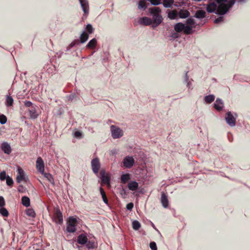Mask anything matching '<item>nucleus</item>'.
<instances>
[{"label": "nucleus", "instance_id": "nucleus-57", "mask_svg": "<svg viewBox=\"0 0 250 250\" xmlns=\"http://www.w3.org/2000/svg\"><path fill=\"white\" fill-rule=\"evenodd\" d=\"M188 71H186L185 75L184 82L187 83L189 82V77L188 75Z\"/></svg>", "mask_w": 250, "mask_h": 250}, {"label": "nucleus", "instance_id": "nucleus-26", "mask_svg": "<svg viewBox=\"0 0 250 250\" xmlns=\"http://www.w3.org/2000/svg\"><path fill=\"white\" fill-rule=\"evenodd\" d=\"M21 200V204L23 206L28 207L30 206V200L28 197L26 196H23Z\"/></svg>", "mask_w": 250, "mask_h": 250}, {"label": "nucleus", "instance_id": "nucleus-13", "mask_svg": "<svg viewBox=\"0 0 250 250\" xmlns=\"http://www.w3.org/2000/svg\"><path fill=\"white\" fill-rule=\"evenodd\" d=\"M81 7L84 14H88L89 12V4L87 0H79Z\"/></svg>", "mask_w": 250, "mask_h": 250}, {"label": "nucleus", "instance_id": "nucleus-22", "mask_svg": "<svg viewBox=\"0 0 250 250\" xmlns=\"http://www.w3.org/2000/svg\"><path fill=\"white\" fill-rule=\"evenodd\" d=\"M28 111L29 112L30 118L35 119L38 117V114L37 112L36 107L35 106L34 107H31L30 108H29Z\"/></svg>", "mask_w": 250, "mask_h": 250}, {"label": "nucleus", "instance_id": "nucleus-4", "mask_svg": "<svg viewBox=\"0 0 250 250\" xmlns=\"http://www.w3.org/2000/svg\"><path fill=\"white\" fill-rule=\"evenodd\" d=\"M206 10L209 13H214L215 14L218 15H224L228 12V8L225 10H222V9L218 6V8L216 9L213 7H211L208 4L207 5Z\"/></svg>", "mask_w": 250, "mask_h": 250}, {"label": "nucleus", "instance_id": "nucleus-2", "mask_svg": "<svg viewBox=\"0 0 250 250\" xmlns=\"http://www.w3.org/2000/svg\"><path fill=\"white\" fill-rule=\"evenodd\" d=\"M218 6L222 10H225L228 8V12L230 8L234 4L235 0H216Z\"/></svg>", "mask_w": 250, "mask_h": 250}, {"label": "nucleus", "instance_id": "nucleus-44", "mask_svg": "<svg viewBox=\"0 0 250 250\" xmlns=\"http://www.w3.org/2000/svg\"><path fill=\"white\" fill-rule=\"evenodd\" d=\"M68 101L72 102L74 100H76L78 98L77 95L75 93H72L67 96Z\"/></svg>", "mask_w": 250, "mask_h": 250}, {"label": "nucleus", "instance_id": "nucleus-52", "mask_svg": "<svg viewBox=\"0 0 250 250\" xmlns=\"http://www.w3.org/2000/svg\"><path fill=\"white\" fill-rule=\"evenodd\" d=\"M134 205L133 203H129L126 205V208L128 210H131L133 208Z\"/></svg>", "mask_w": 250, "mask_h": 250}, {"label": "nucleus", "instance_id": "nucleus-41", "mask_svg": "<svg viewBox=\"0 0 250 250\" xmlns=\"http://www.w3.org/2000/svg\"><path fill=\"white\" fill-rule=\"evenodd\" d=\"M186 23L190 25V26H192L193 27H195L196 26V23L195 21L194 20L191 18H188L186 21Z\"/></svg>", "mask_w": 250, "mask_h": 250}, {"label": "nucleus", "instance_id": "nucleus-51", "mask_svg": "<svg viewBox=\"0 0 250 250\" xmlns=\"http://www.w3.org/2000/svg\"><path fill=\"white\" fill-rule=\"evenodd\" d=\"M24 105L27 107H29V108H31V107H34L33 105V104L31 102L29 101H25L24 102Z\"/></svg>", "mask_w": 250, "mask_h": 250}, {"label": "nucleus", "instance_id": "nucleus-11", "mask_svg": "<svg viewBox=\"0 0 250 250\" xmlns=\"http://www.w3.org/2000/svg\"><path fill=\"white\" fill-rule=\"evenodd\" d=\"M36 167L39 172L43 173L44 169V165L42 158L40 157H38L36 161Z\"/></svg>", "mask_w": 250, "mask_h": 250}, {"label": "nucleus", "instance_id": "nucleus-6", "mask_svg": "<svg viewBox=\"0 0 250 250\" xmlns=\"http://www.w3.org/2000/svg\"><path fill=\"white\" fill-rule=\"evenodd\" d=\"M123 164L124 167L127 168H131L135 164L134 158L132 156H125L123 160Z\"/></svg>", "mask_w": 250, "mask_h": 250}, {"label": "nucleus", "instance_id": "nucleus-18", "mask_svg": "<svg viewBox=\"0 0 250 250\" xmlns=\"http://www.w3.org/2000/svg\"><path fill=\"white\" fill-rule=\"evenodd\" d=\"M206 17V13L203 10H199L195 12L194 17L198 19H202Z\"/></svg>", "mask_w": 250, "mask_h": 250}, {"label": "nucleus", "instance_id": "nucleus-29", "mask_svg": "<svg viewBox=\"0 0 250 250\" xmlns=\"http://www.w3.org/2000/svg\"><path fill=\"white\" fill-rule=\"evenodd\" d=\"M99 190H100V192L101 194V196H102V197L104 202L105 204L107 205L108 204V201L106 197L105 191H104V189L102 187H100L99 188Z\"/></svg>", "mask_w": 250, "mask_h": 250}, {"label": "nucleus", "instance_id": "nucleus-49", "mask_svg": "<svg viewBox=\"0 0 250 250\" xmlns=\"http://www.w3.org/2000/svg\"><path fill=\"white\" fill-rule=\"evenodd\" d=\"M149 247L152 250H157V245L155 242H151L149 244Z\"/></svg>", "mask_w": 250, "mask_h": 250}, {"label": "nucleus", "instance_id": "nucleus-39", "mask_svg": "<svg viewBox=\"0 0 250 250\" xmlns=\"http://www.w3.org/2000/svg\"><path fill=\"white\" fill-rule=\"evenodd\" d=\"M85 244L86 247L88 249H93L96 247L95 242L93 241H87Z\"/></svg>", "mask_w": 250, "mask_h": 250}, {"label": "nucleus", "instance_id": "nucleus-53", "mask_svg": "<svg viewBox=\"0 0 250 250\" xmlns=\"http://www.w3.org/2000/svg\"><path fill=\"white\" fill-rule=\"evenodd\" d=\"M5 204V200L2 196H0V208L3 207Z\"/></svg>", "mask_w": 250, "mask_h": 250}, {"label": "nucleus", "instance_id": "nucleus-10", "mask_svg": "<svg viewBox=\"0 0 250 250\" xmlns=\"http://www.w3.org/2000/svg\"><path fill=\"white\" fill-rule=\"evenodd\" d=\"M54 218L56 223L61 224L63 222V216L62 212L61 211L59 207H57L55 209L54 214Z\"/></svg>", "mask_w": 250, "mask_h": 250}, {"label": "nucleus", "instance_id": "nucleus-45", "mask_svg": "<svg viewBox=\"0 0 250 250\" xmlns=\"http://www.w3.org/2000/svg\"><path fill=\"white\" fill-rule=\"evenodd\" d=\"M7 117L3 114H0V123L1 125H4L7 122Z\"/></svg>", "mask_w": 250, "mask_h": 250}, {"label": "nucleus", "instance_id": "nucleus-8", "mask_svg": "<svg viewBox=\"0 0 250 250\" xmlns=\"http://www.w3.org/2000/svg\"><path fill=\"white\" fill-rule=\"evenodd\" d=\"M91 164L93 172L95 174H97L101 166L99 158H95L93 159L91 161Z\"/></svg>", "mask_w": 250, "mask_h": 250}, {"label": "nucleus", "instance_id": "nucleus-30", "mask_svg": "<svg viewBox=\"0 0 250 250\" xmlns=\"http://www.w3.org/2000/svg\"><path fill=\"white\" fill-rule=\"evenodd\" d=\"M178 16V13L174 10L169 11L167 14V17L170 20L176 19Z\"/></svg>", "mask_w": 250, "mask_h": 250}, {"label": "nucleus", "instance_id": "nucleus-54", "mask_svg": "<svg viewBox=\"0 0 250 250\" xmlns=\"http://www.w3.org/2000/svg\"><path fill=\"white\" fill-rule=\"evenodd\" d=\"M79 44V41L78 40L73 41L69 45L70 48L74 46L76 44Z\"/></svg>", "mask_w": 250, "mask_h": 250}, {"label": "nucleus", "instance_id": "nucleus-50", "mask_svg": "<svg viewBox=\"0 0 250 250\" xmlns=\"http://www.w3.org/2000/svg\"><path fill=\"white\" fill-rule=\"evenodd\" d=\"M74 137L80 139L82 137V133L79 131H76L74 133Z\"/></svg>", "mask_w": 250, "mask_h": 250}, {"label": "nucleus", "instance_id": "nucleus-34", "mask_svg": "<svg viewBox=\"0 0 250 250\" xmlns=\"http://www.w3.org/2000/svg\"><path fill=\"white\" fill-rule=\"evenodd\" d=\"M174 0H163V6L165 8H170L174 3Z\"/></svg>", "mask_w": 250, "mask_h": 250}, {"label": "nucleus", "instance_id": "nucleus-21", "mask_svg": "<svg viewBox=\"0 0 250 250\" xmlns=\"http://www.w3.org/2000/svg\"><path fill=\"white\" fill-rule=\"evenodd\" d=\"M127 186L129 189L132 191H135L139 188L138 183L135 181L129 182Z\"/></svg>", "mask_w": 250, "mask_h": 250}, {"label": "nucleus", "instance_id": "nucleus-35", "mask_svg": "<svg viewBox=\"0 0 250 250\" xmlns=\"http://www.w3.org/2000/svg\"><path fill=\"white\" fill-rule=\"evenodd\" d=\"M42 174H43L44 177H45L50 183L54 185V179L51 174L49 173H45L44 172Z\"/></svg>", "mask_w": 250, "mask_h": 250}, {"label": "nucleus", "instance_id": "nucleus-28", "mask_svg": "<svg viewBox=\"0 0 250 250\" xmlns=\"http://www.w3.org/2000/svg\"><path fill=\"white\" fill-rule=\"evenodd\" d=\"M94 29L92 25L91 24L88 23L86 25L85 30L84 31L85 32L86 34H87L89 35L92 34L94 32Z\"/></svg>", "mask_w": 250, "mask_h": 250}, {"label": "nucleus", "instance_id": "nucleus-17", "mask_svg": "<svg viewBox=\"0 0 250 250\" xmlns=\"http://www.w3.org/2000/svg\"><path fill=\"white\" fill-rule=\"evenodd\" d=\"M87 236L84 234H81L77 237V243L81 245H84L87 242Z\"/></svg>", "mask_w": 250, "mask_h": 250}, {"label": "nucleus", "instance_id": "nucleus-23", "mask_svg": "<svg viewBox=\"0 0 250 250\" xmlns=\"http://www.w3.org/2000/svg\"><path fill=\"white\" fill-rule=\"evenodd\" d=\"M215 96L213 94H210L204 97V101L205 104H209L213 102L215 100Z\"/></svg>", "mask_w": 250, "mask_h": 250}, {"label": "nucleus", "instance_id": "nucleus-3", "mask_svg": "<svg viewBox=\"0 0 250 250\" xmlns=\"http://www.w3.org/2000/svg\"><path fill=\"white\" fill-rule=\"evenodd\" d=\"M110 131L111 133V136L114 139H119L124 135L123 130L119 127L115 125H111L110 126Z\"/></svg>", "mask_w": 250, "mask_h": 250}, {"label": "nucleus", "instance_id": "nucleus-36", "mask_svg": "<svg viewBox=\"0 0 250 250\" xmlns=\"http://www.w3.org/2000/svg\"><path fill=\"white\" fill-rule=\"evenodd\" d=\"M25 212L26 214L28 216L34 218L36 216V213L32 208H27L26 209Z\"/></svg>", "mask_w": 250, "mask_h": 250}, {"label": "nucleus", "instance_id": "nucleus-38", "mask_svg": "<svg viewBox=\"0 0 250 250\" xmlns=\"http://www.w3.org/2000/svg\"><path fill=\"white\" fill-rule=\"evenodd\" d=\"M76 226L75 225H67L66 226V230L67 232L69 233H74L76 230Z\"/></svg>", "mask_w": 250, "mask_h": 250}, {"label": "nucleus", "instance_id": "nucleus-24", "mask_svg": "<svg viewBox=\"0 0 250 250\" xmlns=\"http://www.w3.org/2000/svg\"><path fill=\"white\" fill-rule=\"evenodd\" d=\"M184 25V23L182 22H178L174 25V30L178 33L181 32L183 31Z\"/></svg>", "mask_w": 250, "mask_h": 250}, {"label": "nucleus", "instance_id": "nucleus-37", "mask_svg": "<svg viewBox=\"0 0 250 250\" xmlns=\"http://www.w3.org/2000/svg\"><path fill=\"white\" fill-rule=\"evenodd\" d=\"M132 228L135 230H138L141 228V224L137 220H134L132 223Z\"/></svg>", "mask_w": 250, "mask_h": 250}, {"label": "nucleus", "instance_id": "nucleus-42", "mask_svg": "<svg viewBox=\"0 0 250 250\" xmlns=\"http://www.w3.org/2000/svg\"><path fill=\"white\" fill-rule=\"evenodd\" d=\"M147 7L146 2L143 0H140L139 2L138 8L143 10H146Z\"/></svg>", "mask_w": 250, "mask_h": 250}, {"label": "nucleus", "instance_id": "nucleus-25", "mask_svg": "<svg viewBox=\"0 0 250 250\" xmlns=\"http://www.w3.org/2000/svg\"><path fill=\"white\" fill-rule=\"evenodd\" d=\"M89 38V35L85 33V31H83L81 34L80 40H79V43H83L87 41Z\"/></svg>", "mask_w": 250, "mask_h": 250}, {"label": "nucleus", "instance_id": "nucleus-5", "mask_svg": "<svg viewBox=\"0 0 250 250\" xmlns=\"http://www.w3.org/2000/svg\"><path fill=\"white\" fill-rule=\"evenodd\" d=\"M101 184L102 185H106L107 187H110L111 177L109 174L105 173L104 170L100 171Z\"/></svg>", "mask_w": 250, "mask_h": 250}, {"label": "nucleus", "instance_id": "nucleus-16", "mask_svg": "<svg viewBox=\"0 0 250 250\" xmlns=\"http://www.w3.org/2000/svg\"><path fill=\"white\" fill-rule=\"evenodd\" d=\"M161 202L164 208H167L168 207L169 202L167 196L164 192H162L161 194Z\"/></svg>", "mask_w": 250, "mask_h": 250}, {"label": "nucleus", "instance_id": "nucleus-33", "mask_svg": "<svg viewBox=\"0 0 250 250\" xmlns=\"http://www.w3.org/2000/svg\"><path fill=\"white\" fill-rule=\"evenodd\" d=\"M78 221L76 218L73 216H70L67 220V225H75L76 226Z\"/></svg>", "mask_w": 250, "mask_h": 250}, {"label": "nucleus", "instance_id": "nucleus-55", "mask_svg": "<svg viewBox=\"0 0 250 250\" xmlns=\"http://www.w3.org/2000/svg\"><path fill=\"white\" fill-rule=\"evenodd\" d=\"M208 4L211 7H213L216 9L218 8V4L216 2H211L208 3Z\"/></svg>", "mask_w": 250, "mask_h": 250}, {"label": "nucleus", "instance_id": "nucleus-59", "mask_svg": "<svg viewBox=\"0 0 250 250\" xmlns=\"http://www.w3.org/2000/svg\"><path fill=\"white\" fill-rule=\"evenodd\" d=\"M187 87H188V88H190V86L191 85V83L189 81L188 82H187Z\"/></svg>", "mask_w": 250, "mask_h": 250}, {"label": "nucleus", "instance_id": "nucleus-32", "mask_svg": "<svg viewBox=\"0 0 250 250\" xmlns=\"http://www.w3.org/2000/svg\"><path fill=\"white\" fill-rule=\"evenodd\" d=\"M14 102V100L13 98L10 96H7L6 101H5V105L7 107H10L11 106Z\"/></svg>", "mask_w": 250, "mask_h": 250}, {"label": "nucleus", "instance_id": "nucleus-1", "mask_svg": "<svg viewBox=\"0 0 250 250\" xmlns=\"http://www.w3.org/2000/svg\"><path fill=\"white\" fill-rule=\"evenodd\" d=\"M148 11L152 16V28H155L160 25L163 21L161 15V10L158 7H153L149 8Z\"/></svg>", "mask_w": 250, "mask_h": 250}, {"label": "nucleus", "instance_id": "nucleus-12", "mask_svg": "<svg viewBox=\"0 0 250 250\" xmlns=\"http://www.w3.org/2000/svg\"><path fill=\"white\" fill-rule=\"evenodd\" d=\"M224 106L223 100L219 98L216 99L215 103L213 104V107L217 111H221Z\"/></svg>", "mask_w": 250, "mask_h": 250}, {"label": "nucleus", "instance_id": "nucleus-47", "mask_svg": "<svg viewBox=\"0 0 250 250\" xmlns=\"http://www.w3.org/2000/svg\"><path fill=\"white\" fill-rule=\"evenodd\" d=\"M7 177V175H6V173L5 171H3L0 173V180L1 181H4Z\"/></svg>", "mask_w": 250, "mask_h": 250}, {"label": "nucleus", "instance_id": "nucleus-61", "mask_svg": "<svg viewBox=\"0 0 250 250\" xmlns=\"http://www.w3.org/2000/svg\"><path fill=\"white\" fill-rule=\"evenodd\" d=\"M152 227H153V228H154L155 229H156L155 228V226L153 224H152Z\"/></svg>", "mask_w": 250, "mask_h": 250}, {"label": "nucleus", "instance_id": "nucleus-46", "mask_svg": "<svg viewBox=\"0 0 250 250\" xmlns=\"http://www.w3.org/2000/svg\"><path fill=\"white\" fill-rule=\"evenodd\" d=\"M220 16L215 19L214 20V23L215 24H218L220 22H222L224 21V15H219Z\"/></svg>", "mask_w": 250, "mask_h": 250}, {"label": "nucleus", "instance_id": "nucleus-15", "mask_svg": "<svg viewBox=\"0 0 250 250\" xmlns=\"http://www.w3.org/2000/svg\"><path fill=\"white\" fill-rule=\"evenodd\" d=\"M1 150L6 154H9L11 152V148L10 145L7 142H3L1 145Z\"/></svg>", "mask_w": 250, "mask_h": 250}, {"label": "nucleus", "instance_id": "nucleus-9", "mask_svg": "<svg viewBox=\"0 0 250 250\" xmlns=\"http://www.w3.org/2000/svg\"><path fill=\"white\" fill-rule=\"evenodd\" d=\"M227 123L231 127L234 126L236 125V120L233 117L231 112L228 111L226 113L225 118Z\"/></svg>", "mask_w": 250, "mask_h": 250}, {"label": "nucleus", "instance_id": "nucleus-48", "mask_svg": "<svg viewBox=\"0 0 250 250\" xmlns=\"http://www.w3.org/2000/svg\"><path fill=\"white\" fill-rule=\"evenodd\" d=\"M153 5H158L161 4V0H150L149 1Z\"/></svg>", "mask_w": 250, "mask_h": 250}, {"label": "nucleus", "instance_id": "nucleus-31", "mask_svg": "<svg viewBox=\"0 0 250 250\" xmlns=\"http://www.w3.org/2000/svg\"><path fill=\"white\" fill-rule=\"evenodd\" d=\"M183 32L186 35H189L192 34V26L185 24Z\"/></svg>", "mask_w": 250, "mask_h": 250}, {"label": "nucleus", "instance_id": "nucleus-60", "mask_svg": "<svg viewBox=\"0 0 250 250\" xmlns=\"http://www.w3.org/2000/svg\"><path fill=\"white\" fill-rule=\"evenodd\" d=\"M237 1L238 2H245L246 0H237Z\"/></svg>", "mask_w": 250, "mask_h": 250}, {"label": "nucleus", "instance_id": "nucleus-43", "mask_svg": "<svg viewBox=\"0 0 250 250\" xmlns=\"http://www.w3.org/2000/svg\"><path fill=\"white\" fill-rule=\"evenodd\" d=\"M6 183L7 186L12 187L13 185L14 182L11 177L7 175V177L6 178Z\"/></svg>", "mask_w": 250, "mask_h": 250}, {"label": "nucleus", "instance_id": "nucleus-7", "mask_svg": "<svg viewBox=\"0 0 250 250\" xmlns=\"http://www.w3.org/2000/svg\"><path fill=\"white\" fill-rule=\"evenodd\" d=\"M18 174L16 177V181L18 183H20L22 181L26 182L28 180V178L25 176L24 171L21 167H18Z\"/></svg>", "mask_w": 250, "mask_h": 250}, {"label": "nucleus", "instance_id": "nucleus-27", "mask_svg": "<svg viewBox=\"0 0 250 250\" xmlns=\"http://www.w3.org/2000/svg\"><path fill=\"white\" fill-rule=\"evenodd\" d=\"M130 178L129 173H125L121 175V182L123 184H125Z\"/></svg>", "mask_w": 250, "mask_h": 250}, {"label": "nucleus", "instance_id": "nucleus-58", "mask_svg": "<svg viewBox=\"0 0 250 250\" xmlns=\"http://www.w3.org/2000/svg\"><path fill=\"white\" fill-rule=\"evenodd\" d=\"M173 38H177L179 37V36L178 35L177 33H172V36H171Z\"/></svg>", "mask_w": 250, "mask_h": 250}, {"label": "nucleus", "instance_id": "nucleus-20", "mask_svg": "<svg viewBox=\"0 0 250 250\" xmlns=\"http://www.w3.org/2000/svg\"><path fill=\"white\" fill-rule=\"evenodd\" d=\"M97 45V41L96 39L93 38L86 45V48L87 49H93Z\"/></svg>", "mask_w": 250, "mask_h": 250}, {"label": "nucleus", "instance_id": "nucleus-40", "mask_svg": "<svg viewBox=\"0 0 250 250\" xmlns=\"http://www.w3.org/2000/svg\"><path fill=\"white\" fill-rule=\"evenodd\" d=\"M0 213L3 217H8L9 215L8 211L4 207L0 208Z\"/></svg>", "mask_w": 250, "mask_h": 250}, {"label": "nucleus", "instance_id": "nucleus-14", "mask_svg": "<svg viewBox=\"0 0 250 250\" xmlns=\"http://www.w3.org/2000/svg\"><path fill=\"white\" fill-rule=\"evenodd\" d=\"M139 23L140 24L147 26L149 25H152V20L147 17H143L139 19Z\"/></svg>", "mask_w": 250, "mask_h": 250}, {"label": "nucleus", "instance_id": "nucleus-19", "mask_svg": "<svg viewBox=\"0 0 250 250\" xmlns=\"http://www.w3.org/2000/svg\"><path fill=\"white\" fill-rule=\"evenodd\" d=\"M190 15V13L187 10L181 9L179 13H178V16L181 19H185L188 17Z\"/></svg>", "mask_w": 250, "mask_h": 250}, {"label": "nucleus", "instance_id": "nucleus-56", "mask_svg": "<svg viewBox=\"0 0 250 250\" xmlns=\"http://www.w3.org/2000/svg\"><path fill=\"white\" fill-rule=\"evenodd\" d=\"M25 190V188L22 185H20L18 188V191L19 192L22 193Z\"/></svg>", "mask_w": 250, "mask_h": 250}]
</instances>
